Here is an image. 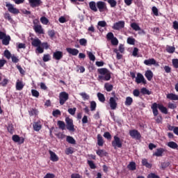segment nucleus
<instances>
[{"label":"nucleus","instance_id":"obj_16","mask_svg":"<svg viewBox=\"0 0 178 178\" xmlns=\"http://www.w3.org/2000/svg\"><path fill=\"white\" fill-rule=\"evenodd\" d=\"M6 6L8 8V12H10V13H13L14 15H17V13H19V10L17 8L13 7V5L9 3L6 4Z\"/></svg>","mask_w":178,"mask_h":178},{"label":"nucleus","instance_id":"obj_21","mask_svg":"<svg viewBox=\"0 0 178 178\" xmlns=\"http://www.w3.org/2000/svg\"><path fill=\"white\" fill-rule=\"evenodd\" d=\"M66 51L70 55H72L73 56H77L79 55V50L76 49L67 48Z\"/></svg>","mask_w":178,"mask_h":178},{"label":"nucleus","instance_id":"obj_47","mask_svg":"<svg viewBox=\"0 0 178 178\" xmlns=\"http://www.w3.org/2000/svg\"><path fill=\"white\" fill-rule=\"evenodd\" d=\"M136 39L130 37L127 38V44H129V45H134Z\"/></svg>","mask_w":178,"mask_h":178},{"label":"nucleus","instance_id":"obj_26","mask_svg":"<svg viewBox=\"0 0 178 178\" xmlns=\"http://www.w3.org/2000/svg\"><path fill=\"white\" fill-rule=\"evenodd\" d=\"M89 8L92 10V12H98V8H97V3L95 1H90L89 3Z\"/></svg>","mask_w":178,"mask_h":178},{"label":"nucleus","instance_id":"obj_44","mask_svg":"<svg viewBox=\"0 0 178 178\" xmlns=\"http://www.w3.org/2000/svg\"><path fill=\"white\" fill-rule=\"evenodd\" d=\"M97 108V103L94 101L90 102V111L93 112Z\"/></svg>","mask_w":178,"mask_h":178},{"label":"nucleus","instance_id":"obj_7","mask_svg":"<svg viewBox=\"0 0 178 178\" xmlns=\"http://www.w3.org/2000/svg\"><path fill=\"white\" fill-rule=\"evenodd\" d=\"M112 145L114 148V149H116V148H122V140H120V138H119L117 136H114V140L112 141Z\"/></svg>","mask_w":178,"mask_h":178},{"label":"nucleus","instance_id":"obj_57","mask_svg":"<svg viewBox=\"0 0 178 178\" xmlns=\"http://www.w3.org/2000/svg\"><path fill=\"white\" fill-rule=\"evenodd\" d=\"M36 51L38 54H42L44 52V47L41 45H38L37 46Z\"/></svg>","mask_w":178,"mask_h":178},{"label":"nucleus","instance_id":"obj_20","mask_svg":"<svg viewBox=\"0 0 178 178\" xmlns=\"http://www.w3.org/2000/svg\"><path fill=\"white\" fill-rule=\"evenodd\" d=\"M49 154H50V159L52 162H58L59 161V157H58V155L55 152L49 150Z\"/></svg>","mask_w":178,"mask_h":178},{"label":"nucleus","instance_id":"obj_13","mask_svg":"<svg viewBox=\"0 0 178 178\" xmlns=\"http://www.w3.org/2000/svg\"><path fill=\"white\" fill-rule=\"evenodd\" d=\"M63 58V51H56L53 53V59L56 60H60Z\"/></svg>","mask_w":178,"mask_h":178},{"label":"nucleus","instance_id":"obj_4","mask_svg":"<svg viewBox=\"0 0 178 178\" xmlns=\"http://www.w3.org/2000/svg\"><path fill=\"white\" fill-rule=\"evenodd\" d=\"M118 101H119V98L118 97H111L109 99L108 104L110 105L111 109L112 111H115L116 108H118Z\"/></svg>","mask_w":178,"mask_h":178},{"label":"nucleus","instance_id":"obj_23","mask_svg":"<svg viewBox=\"0 0 178 178\" xmlns=\"http://www.w3.org/2000/svg\"><path fill=\"white\" fill-rule=\"evenodd\" d=\"M145 76L146 79H147L148 81H151L152 80V77H154V73L151 70H149L145 72Z\"/></svg>","mask_w":178,"mask_h":178},{"label":"nucleus","instance_id":"obj_63","mask_svg":"<svg viewBox=\"0 0 178 178\" xmlns=\"http://www.w3.org/2000/svg\"><path fill=\"white\" fill-rule=\"evenodd\" d=\"M71 178H83V177L79 174L74 173V174H72Z\"/></svg>","mask_w":178,"mask_h":178},{"label":"nucleus","instance_id":"obj_34","mask_svg":"<svg viewBox=\"0 0 178 178\" xmlns=\"http://www.w3.org/2000/svg\"><path fill=\"white\" fill-rule=\"evenodd\" d=\"M131 27L135 31H140V30H141V28H140V26H138L136 22H133L132 24H131Z\"/></svg>","mask_w":178,"mask_h":178},{"label":"nucleus","instance_id":"obj_54","mask_svg":"<svg viewBox=\"0 0 178 178\" xmlns=\"http://www.w3.org/2000/svg\"><path fill=\"white\" fill-rule=\"evenodd\" d=\"M76 111H77V108H76V107H74L73 108H69L68 113H70V115H72L73 116V115H76Z\"/></svg>","mask_w":178,"mask_h":178},{"label":"nucleus","instance_id":"obj_49","mask_svg":"<svg viewBox=\"0 0 178 178\" xmlns=\"http://www.w3.org/2000/svg\"><path fill=\"white\" fill-rule=\"evenodd\" d=\"M97 154L99 155V156H105L106 155V152H105V150L104 149L97 150Z\"/></svg>","mask_w":178,"mask_h":178},{"label":"nucleus","instance_id":"obj_2","mask_svg":"<svg viewBox=\"0 0 178 178\" xmlns=\"http://www.w3.org/2000/svg\"><path fill=\"white\" fill-rule=\"evenodd\" d=\"M151 108L152 109L153 115L154 116H158L159 112L158 108L162 113H164L165 115H168V108L166 107L163 106L162 104H158L156 103H154L152 105Z\"/></svg>","mask_w":178,"mask_h":178},{"label":"nucleus","instance_id":"obj_40","mask_svg":"<svg viewBox=\"0 0 178 178\" xmlns=\"http://www.w3.org/2000/svg\"><path fill=\"white\" fill-rule=\"evenodd\" d=\"M140 92L143 94V95H151V91H149L148 89L145 88H143L140 90Z\"/></svg>","mask_w":178,"mask_h":178},{"label":"nucleus","instance_id":"obj_10","mask_svg":"<svg viewBox=\"0 0 178 178\" xmlns=\"http://www.w3.org/2000/svg\"><path fill=\"white\" fill-rule=\"evenodd\" d=\"M65 123L67 124V129L69 131H74V124H73V120L70 118H65Z\"/></svg>","mask_w":178,"mask_h":178},{"label":"nucleus","instance_id":"obj_45","mask_svg":"<svg viewBox=\"0 0 178 178\" xmlns=\"http://www.w3.org/2000/svg\"><path fill=\"white\" fill-rule=\"evenodd\" d=\"M4 19L6 20H8L10 23H13V19H12V17L10 16V14L9 13H5L4 14Z\"/></svg>","mask_w":178,"mask_h":178},{"label":"nucleus","instance_id":"obj_58","mask_svg":"<svg viewBox=\"0 0 178 178\" xmlns=\"http://www.w3.org/2000/svg\"><path fill=\"white\" fill-rule=\"evenodd\" d=\"M88 164L89 165L90 169H95V164L93 161H88Z\"/></svg>","mask_w":178,"mask_h":178},{"label":"nucleus","instance_id":"obj_25","mask_svg":"<svg viewBox=\"0 0 178 178\" xmlns=\"http://www.w3.org/2000/svg\"><path fill=\"white\" fill-rule=\"evenodd\" d=\"M163 152H165V149L163 148H158L156 149V152L153 154L154 156H162L163 155Z\"/></svg>","mask_w":178,"mask_h":178},{"label":"nucleus","instance_id":"obj_37","mask_svg":"<svg viewBox=\"0 0 178 178\" xmlns=\"http://www.w3.org/2000/svg\"><path fill=\"white\" fill-rule=\"evenodd\" d=\"M128 169L129 170H136V163L135 162H130L129 164L127 166Z\"/></svg>","mask_w":178,"mask_h":178},{"label":"nucleus","instance_id":"obj_29","mask_svg":"<svg viewBox=\"0 0 178 178\" xmlns=\"http://www.w3.org/2000/svg\"><path fill=\"white\" fill-rule=\"evenodd\" d=\"M104 88H105L106 91H107L108 92H111V91H112V90H113V85H112L109 83H106L104 84Z\"/></svg>","mask_w":178,"mask_h":178},{"label":"nucleus","instance_id":"obj_31","mask_svg":"<svg viewBox=\"0 0 178 178\" xmlns=\"http://www.w3.org/2000/svg\"><path fill=\"white\" fill-rule=\"evenodd\" d=\"M31 40L32 41V45H41V40L38 38H31Z\"/></svg>","mask_w":178,"mask_h":178},{"label":"nucleus","instance_id":"obj_56","mask_svg":"<svg viewBox=\"0 0 178 178\" xmlns=\"http://www.w3.org/2000/svg\"><path fill=\"white\" fill-rule=\"evenodd\" d=\"M73 152H74L73 151L72 147H68L65 149L66 155H70V154H73Z\"/></svg>","mask_w":178,"mask_h":178},{"label":"nucleus","instance_id":"obj_53","mask_svg":"<svg viewBox=\"0 0 178 178\" xmlns=\"http://www.w3.org/2000/svg\"><path fill=\"white\" fill-rule=\"evenodd\" d=\"M7 130H8V133H10V134H13V133L14 131L13 124H8V126L7 127Z\"/></svg>","mask_w":178,"mask_h":178},{"label":"nucleus","instance_id":"obj_28","mask_svg":"<svg viewBox=\"0 0 178 178\" xmlns=\"http://www.w3.org/2000/svg\"><path fill=\"white\" fill-rule=\"evenodd\" d=\"M168 147H169V148H172V149H178V145L177 143H176L175 142L171 141V142H168L167 143Z\"/></svg>","mask_w":178,"mask_h":178},{"label":"nucleus","instance_id":"obj_19","mask_svg":"<svg viewBox=\"0 0 178 178\" xmlns=\"http://www.w3.org/2000/svg\"><path fill=\"white\" fill-rule=\"evenodd\" d=\"M12 140L14 143H18L19 144H23L24 143V138H20L18 135H13Z\"/></svg>","mask_w":178,"mask_h":178},{"label":"nucleus","instance_id":"obj_27","mask_svg":"<svg viewBox=\"0 0 178 178\" xmlns=\"http://www.w3.org/2000/svg\"><path fill=\"white\" fill-rule=\"evenodd\" d=\"M167 98L171 99V101H178V95L173 93L168 94Z\"/></svg>","mask_w":178,"mask_h":178},{"label":"nucleus","instance_id":"obj_1","mask_svg":"<svg viewBox=\"0 0 178 178\" xmlns=\"http://www.w3.org/2000/svg\"><path fill=\"white\" fill-rule=\"evenodd\" d=\"M99 73L97 80L99 81H109L111 80V72L106 68H99L97 70Z\"/></svg>","mask_w":178,"mask_h":178},{"label":"nucleus","instance_id":"obj_8","mask_svg":"<svg viewBox=\"0 0 178 178\" xmlns=\"http://www.w3.org/2000/svg\"><path fill=\"white\" fill-rule=\"evenodd\" d=\"M96 6L97 9L99 10V12L102 13L105 12L106 10H108V7H106V3L104 1H97L96 3Z\"/></svg>","mask_w":178,"mask_h":178},{"label":"nucleus","instance_id":"obj_11","mask_svg":"<svg viewBox=\"0 0 178 178\" xmlns=\"http://www.w3.org/2000/svg\"><path fill=\"white\" fill-rule=\"evenodd\" d=\"M124 21H119L113 24L112 29L113 30H122V29H124Z\"/></svg>","mask_w":178,"mask_h":178},{"label":"nucleus","instance_id":"obj_55","mask_svg":"<svg viewBox=\"0 0 178 178\" xmlns=\"http://www.w3.org/2000/svg\"><path fill=\"white\" fill-rule=\"evenodd\" d=\"M12 54H10V51L9 50H6L4 51V56H6L8 59H10L12 58Z\"/></svg>","mask_w":178,"mask_h":178},{"label":"nucleus","instance_id":"obj_41","mask_svg":"<svg viewBox=\"0 0 178 178\" xmlns=\"http://www.w3.org/2000/svg\"><path fill=\"white\" fill-rule=\"evenodd\" d=\"M97 97L100 102H105V95L101 92L97 93Z\"/></svg>","mask_w":178,"mask_h":178},{"label":"nucleus","instance_id":"obj_32","mask_svg":"<svg viewBox=\"0 0 178 178\" xmlns=\"http://www.w3.org/2000/svg\"><path fill=\"white\" fill-rule=\"evenodd\" d=\"M124 104L126 106H130V105L133 104V98L131 97H127Z\"/></svg>","mask_w":178,"mask_h":178},{"label":"nucleus","instance_id":"obj_18","mask_svg":"<svg viewBox=\"0 0 178 178\" xmlns=\"http://www.w3.org/2000/svg\"><path fill=\"white\" fill-rule=\"evenodd\" d=\"M33 30L36 34H44V29H42V26L41 25H36L33 26Z\"/></svg>","mask_w":178,"mask_h":178},{"label":"nucleus","instance_id":"obj_61","mask_svg":"<svg viewBox=\"0 0 178 178\" xmlns=\"http://www.w3.org/2000/svg\"><path fill=\"white\" fill-rule=\"evenodd\" d=\"M43 178H55V175L53 173H47Z\"/></svg>","mask_w":178,"mask_h":178},{"label":"nucleus","instance_id":"obj_51","mask_svg":"<svg viewBox=\"0 0 178 178\" xmlns=\"http://www.w3.org/2000/svg\"><path fill=\"white\" fill-rule=\"evenodd\" d=\"M31 94L33 97H35V98H38V97H40V92L36 90H34V89L31 90Z\"/></svg>","mask_w":178,"mask_h":178},{"label":"nucleus","instance_id":"obj_52","mask_svg":"<svg viewBox=\"0 0 178 178\" xmlns=\"http://www.w3.org/2000/svg\"><path fill=\"white\" fill-rule=\"evenodd\" d=\"M48 35L50 38L54 39V38L55 37V31L54 30H50L48 31Z\"/></svg>","mask_w":178,"mask_h":178},{"label":"nucleus","instance_id":"obj_33","mask_svg":"<svg viewBox=\"0 0 178 178\" xmlns=\"http://www.w3.org/2000/svg\"><path fill=\"white\" fill-rule=\"evenodd\" d=\"M79 95L83 98V101H88L90 99V95L86 93V92L79 93Z\"/></svg>","mask_w":178,"mask_h":178},{"label":"nucleus","instance_id":"obj_17","mask_svg":"<svg viewBox=\"0 0 178 178\" xmlns=\"http://www.w3.org/2000/svg\"><path fill=\"white\" fill-rule=\"evenodd\" d=\"M29 3L31 8H37L42 3L41 0H29Z\"/></svg>","mask_w":178,"mask_h":178},{"label":"nucleus","instance_id":"obj_48","mask_svg":"<svg viewBox=\"0 0 178 178\" xmlns=\"http://www.w3.org/2000/svg\"><path fill=\"white\" fill-rule=\"evenodd\" d=\"M138 49L137 47H135L132 51V56H134V58H138Z\"/></svg>","mask_w":178,"mask_h":178},{"label":"nucleus","instance_id":"obj_60","mask_svg":"<svg viewBox=\"0 0 178 178\" xmlns=\"http://www.w3.org/2000/svg\"><path fill=\"white\" fill-rule=\"evenodd\" d=\"M97 24L100 27H106V22L105 21H99Z\"/></svg>","mask_w":178,"mask_h":178},{"label":"nucleus","instance_id":"obj_42","mask_svg":"<svg viewBox=\"0 0 178 178\" xmlns=\"http://www.w3.org/2000/svg\"><path fill=\"white\" fill-rule=\"evenodd\" d=\"M30 116H37L38 115V110L35 108H31L29 111Z\"/></svg>","mask_w":178,"mask_h":178},{"label":"nucleus","instance_id":"obj_9","mask_svg":"<svg viewBox=\"0 0 178 178\" xmlns=\"http://www.w3.org/2000/svg\"><path fill=\"white\" fill-rule=\"evenodd\" d=\"M113 52L116 54L117 59H122V58H123V55H122L121 54H123L124 52V47L122 45H121L119 47L118 49H114Z\"/></svg>","mask_w":178,"mask_h":178},{"label":"nucleus","instance_id":"obj_43","mask_svg":"<svg viewBox=\"0 0 178 178\" xmlns=\"http://www.w3.org/2000/svg\"><path fill=\"white\" fill-rule=\"evenodd\" d=\"M107 2L111 8H115L118 5V2L115 0H107Z\"/></svg>","mask_w":178,"mask_h":178},{"label":"nucleus","instance_id":"obj_12","mask_svg":"<svg viewBox=\"0 0 178 178\" xmlns=\"http://www.w3.org/2000/svg\"><path fill=\"white\" fill-rule=\"evenodd\" d=\"M129 136H131L132 138H136V140H140L141 138V134L136 129L130 130Z\"/></svg>","mask_w":178,"mask_h":178},{"label":"nucleus","instance_id":"obj_64","mask_svg":"<svg viewBox=\"0 0 178 178\" xmlns=\"http://www.w3.org/2000/svg\"><path fill=\"white\" fill-rule=\"evenodd\" d=\"M173 66L178 69V59H173L172 60Z\"/></svg>","mask_w":178,"mask_h":178},{"label":"nucleus","instance_id":"obj_15","mask_svg":"<svg viewBox=\"0 0 178 178\" xmlns=\"http://www.w3.org/2000/svg\"><path fill=\"white\" fill-rule=\"evenodd\" d=\"M144 63L146 65V66H151L152 65H154V66H159L158 63H156V60L154 58H149L147 60H145Z\"/></svg>","mask_w":178,"mask_h":178},{"label":"nucleus","instance_id":"obj_59","mask_svg":"<svg viewBox=\"0 0 178 178\" xmlns=\"http://www.w3.org/2000/svg\"><path fill=\"white\" fill-rule=\"evenodd\" d=\"M11 59L13 63H17L19 62V58L15 54L11 56Z\"/></svg>","mask_w":178,"mask_h":178},{"label":"nucleus","instance_id":"obj_39","mask_svg":"<svg viewBox=\"0 0 178 178\" xmlns=\"http://www.w3.org/2000/svg\"><path fill=\"white\" fill-rule=\"evenodd\" d=\"M57 124L61 130H65V127H66V124L63 121H58Z\"/></svg>","mask_w":178,"mask_h":178},{"label":"nucleus","instance_id":"obj_3","mask_svg":"<svg viewBox=\"0 0 178 178\" xmlns=\"http://www.w3.org/2000/svg\"><path fill=\"white\" fill-rule=\"evenodd\" d=\"M0 40H2L3 45H9V42H10V36L6 35V33L0 31Z\"/></svg>","mask_w":178,"mask_h":178},{"label":"nucleus","instance_id":"obj_22","mask_svg":"<svg viewBox=\"0 0 178 178\" xmlns=\"http://www.w3.org/2000/svg\"><path fill=\"white\" fill-rule=\"evenodd\" d=\"M24 88V83H23V81L17 80L16 82V90H17V91H22V90H23Z\"/></svg>","mask_w":178,"mask_h":178},{"label":"nucleus","instance_id":"obj_38","mask_svg":"<svg viewBox=\"0 0 178 178\" xmlns=\"http://www.w3.org/2000/svg\"><path fill=\"white\" fill-rule=\"evenodd\" d=\"M40 22L42 24H44L45 26H47V24H48V23H49V19H48V18H47V17H42L40 18Z\"/></svg>","mask_w":178,"mask_h":178},{"label":"nucleus","instance_id":"obj_5","mask_svg":"<svg viewBox=\"0 0 178 178\" xmlns=\"http://www.w3.org/2000/svg\"><path fill=\"white\" fill-rule=\"evenodd\" d=\"M106 38L108 41H111L112 45H118L119 44V40L115 35H113V33L109 32L106 35Z\"/></svg>","mask_w":178,"mask_h":178},{"label":"nucleus","instance_id":"obj_50","mask_svg":"<svg viewBox=\"0 0 178 178\" xmlns=\"http://www.w3.org/2000/svg\"><path fill=\"white\" fill-rule=\"evenodd\" d=\"M175 48L173 46H169L166 48V51L168 54H173V52H175Z\"/></svg>","mask_w":178,"mask_h":178},{"label":"nucleus","instance_id":"obj_36","mask_svg":"<svg viewBox=\"0 0 178 178\" xmlns=\"http://www.w3.org/2000/svg\"><path fill=\"white\" fill-rule=\"evenodd\" d=\"M66 141H67L69 144H76V140H74V137L70 136H67Z\"/></svg>","mask_w":178,"mask_h":178},{"label":"nucleus","instance_id":"obj_30","mask_svg":"<svg viewBox=\"0 0 178 178\" xmlns=\"http://www.w3.org/2000/svg\"><path fill=\"white\" fill-rule=\"evenodd\" d=\"M97 145L99 147H102V145H104V138H102L101 134L97 135Z\"/></svg>","mask_w":178,"mask_h":178},{"label":"nucleus","instance_id":"obj_14","mask_svg":"<svg viewBox=\"0 0 178 178\" xmlns=\"http://www.w3.org/2000/svg\"><path fill=\"white\" fill-rule=\"evenodd\" d=\"M146 81H145V78H144L143 74H137V76L136 77V82L137 83V84H140V83H143V84H145Z\"/></svg>","mask_w":178,"mask_h":178},{"label":"nucleus","instance_id":"obj_35","mask_svg":"<svg viewBox=\"0 0 178 178\" xmlns=\"http://www.w3.org/2000/svg\"><path fill=\"white\" fill-rule=\"evenodd\" d=\"M142 164L143 165V166H146V168H148L149 169H150V168H152V165L149 163H148L147 159H143L142 160Z\"/></svg>","mask_w":178,"mask_h":178},{"label":"nucleus","instance_id":"obj_62","mask_svg":"<svg viewBox=\"0 0 178 178\" xmlns=\"http://www.w3.org/2000/svg\"><path fill=\"white\" fill-rule=\"evenodd\" d=\"M147 178H160L159 176L156 175L155 173H150Z\"/></svg>","mask_w":178,"mask_h":178},{"label":"nucleus","instance_id":"obj_24","mask_svg":"<svg viewBox=\"0 0 178 178\" xmlns=\"http://www.w3.org/2000/svg\"><path fill=\"white\" fill-rule=\"evenodd\" d=\"M33 126V130H35V131H40L42 128V126L41 125V122L40 121L34 122Z\"/></svg>","mask_w":178,"mask_h":178},{"label":"nucleus","instance_id":"obj_46","mask_svg":"<svg viewBox=\"0 0 178 178\" xmlns=\"http://www.w3.org/2000/svg\"><path fill=\"white\" fill-rule=\"evenodd\" d=\"M42 60L43 62H49L51 60V56L49 54H44Z\"/></svg>","mask_w":178,"mask_h":178},{"label":"nucleus","instance_id":"obj_6","mask_svg":"<svg viewBox=\"0 0 178 178\" xmlns=\"http://www.w3.org/2000/svg\"><path fill=\"white\" fill-rule=\"evenodd\" d=\"M69 99V94L66 92H61L59 94V101H60V104L61 105H65V103L66 101Z\"/></svg>","mask_w":178,"mask_h":178}]
</instances>
